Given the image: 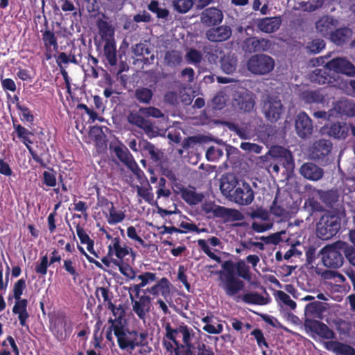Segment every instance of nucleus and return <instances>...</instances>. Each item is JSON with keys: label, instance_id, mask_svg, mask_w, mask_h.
Listing matches in <instances>:
<instances>
[{"label": "nucleus", "instance_id": "nucleus-33", "mask_svg": "<svg viewBox=\"0 0 355 355\" xmlns=\"http://www.w3.org/2000/svg\"><path fill=\"white\" fill-rule=\"evenodd\" d=\"M225 125L230 130L234 132L241 139H249L251 138L252 132L249 123H243L240 125L237 123L226 122Z\"/></svg>", "mask_w": 355, "mask_h": 355}, {"label": "nucleus", "instance_id": "nucleus-35", "mask_svg": "<svg viewBox=\"0 0 355 355\" xmlns=\"http://www.w3.org/2000/svg\"><path fill=\"white\" fill-rule=\"evenodd\" d=\"M222 70L227 74H232L237 67V59L234 54H227L220 59Z\"/></svg>", "mask_w": 355, "mask_h": 355}, {"label": "nucleus", "instance_id": "nucleus-3", "mask_svg": "<svg viewBox=\"0 0 355 355\" xmlns=\"http://www.w3.org/2000/svg\"><path fill=\"white\" fill-rule=\"evenodd\" d=\"M340 228V219L336 215L325 214L317 224L316 233L322 240H328L335 236Z\"/></svg>", "mask_w": 355, "mask_h": 355}, {"label": "nucleus", "instance_id": "nucleus-2", "mask_svg": "<svg viewBox=\"0 0 355 355\" xmlns=\"http://www.w3.org/2000/svg\"><path fill=\"white\" fill-rule=\"evenodd\" d=\"M260 105L261 112L266 119L270 123L279 120L284 113V106L279 96L275 94H265L262 95Z\"/></svg>", "mask_w": 355, "mask_h": 355}, {"label": "nucleus", "instance_id": "nucleus-59", "mask_svg": "<svg viewBox=\"0 0 355 355\" xmlns=\"http://www.w3.org/2000/svg\"><path fill=\"white\" fill-rule=\"evenodd\" d=\"M272 222H266L264 223L259 222H253L251 225V228L256 232L261 233L272 228Z\"/></svg>", "mask_w": 355, "mask_h": 355}, {"label": "nucleus", "instance_id": "nucleus-32", "mask_svg": "<svg viewBox=\"0 0 355 355\" xmlns=\"http://www.w3.org/2000/svg\"><path fill=\"white\" fill-rule=\"evenodd\" d=\"M129 254V248L125 245H121L119 238H114L108 246V256L115 255L118 259H122Z\"/></svg>", "mask_w": 355, "mask_h": 355}, {"label": "nucleus", "instance_id": "nucleus-6", "mask_svg": "<svg viewBox=\"0 0 355 355\" xmlns=\"http://www.w3.org/2000/svg\"><path fill=\"white\" fill-rule=\"evenodd\" d=\"M233 103L240 111L250 113L254 108L255 96L245 89L234 91Z\"/></svg>", "mask_w": 355, "mask_h": 355}, {"label": "nucleus", "instance_id": "nucleus-27", "mask_svg": "<svg viewBox=\"0 0 355 355\" xmlns=\"http://www.w3.org/2000/svg\"><path fill=\"white\" fill-rule=\"evenodd\" d=\"M181 198L189 205H196L201 202L204 198L202 193L196 191L192 187H182L180 189Z\"/></svg>", "mask_w": 355, "mask_h": 355}, {"label": "nucleus", "instance_id": "nucleus-15", "mask_svg": "<svg viewBox=\"0 0 355 355\" xmlns=\"http://www.w3.org/2000/svg\"><path fill=\"white\" fill-rule=\"evenodd\" d=\"M295 128L297 135L300 138H306L313 132L312 121L305 112H300L296 116Z\"/></svg>", "mask_w": 355, "mask_h": 355}, {"label": "nucleus", "instance_id": "nucleus-46", "mask_svg": "<svg viewBox=\"0 0 355 355\" xmlns=\"http://www.w3.org/2000/svg\"><path fill=\"white\" fill-rule=\"evenodd\" d=\"M223 149L218 146H211L206 152V157L209 161L215 162L223 156Z\"/></svg>", "mask_w": 355, "mask_h": 355}, {"label": "nucleus", "instance_id": "nucleus-18", "mask_svg": "<svg viewBox=\"0 0 355 355\" xmlns=\"http://www.w3.org/2000/svg\"><path fill=\"white\" fill-rule=\"evenodd\" d=\"M131 304L132 310L141 320H145L146 313L150 309V297L146 294L139 297V300H135L133 295H131Z\"/></svg>", "mask_w": 355, "mask_h": 355}, {"label": "nucleus", "instance_id": "nucleus-39", "mask_svg": "<svg viewBox=\"0 0 355 355\" xmlns=\"http://www.w3.org/2000/svg\"><path fill=\"white\" fill-rule=\"evenodd\" d=\"M337 109L341 114L349 116H355V103L349 99H342L337 103Z\"/></svg>", "mask_w": 355, "mask_h": 355}, {"label": "nucleus", "instance_id": "nucleus-28", "mask_svg": "<svg viewBox=\"0 0 355 355\" xmlns=\"http://www.w3.org/2000/svg\"><path fill=\"white\" fill-rule=\"evenodd\" d=\"M322 344L327 350L336 355H355V349L346 344L338 341H324Z\"/></svg>", "mask_w": 355, "mask_h": 355}, {"label": "nucleus", "instance_id": "nucleus-14", "mask_svg": "<svg viewBox=\"0 0 355 355\" xmlns=\"http://www.w3.org/2000/svg\"><path fill=\"white\" fill-rule=\"evenodd\" d=\"M326 67L337 73H341L349 76L355 74V67L344 58H336L326 64Z\"/></svg>", "mask_w": 355, "mask_h": 355}, {"label": "nucleus", "instance_id": "nucleus-7", "mask_svg": "<svg viewBox=\"0 0 355 355\" xmlns=\"http://www.w3.org/2000/svg\"><path fill=\"white\" fill-rule=\"evenodd\" d=\"M143 115L139 110L137 112L131 111L127 115V121L130 125L142 130L148 137H155L157 133L152 121L146 119Z\"/></svg>", "mask_w": 355, "mask_h": 355}, {"label": "nucleus", "instance_id": "nucleus-53", "mask_svg": "<svg viewBox=\"0 0 355 355\" xmlns=\"http://www.w3.org/2000/svg\"><path fill=\"white\" fill-rule=\"evenodd\" d=\"M139 112L146 116L154 118H161L164 116V114L161 110L155 107H141L139 108Z\"/></svg>", "mask_w": 355, "mask_h": 355}, {"label": "nucleus", "instance_id": "nucleus-48", "mask_svg": "<svg viewBox=\"0 0 355 355\" xmlns=\"http://www.w3.org/2000/svg\"><path fill=\"white\" fill-rule=\"evenodd\" d=\"M137 279L141 281L139 285H141V288H143L150 283L155 282L157 277L155 273L146 272L138 275Z\"/></svg>", "mask_w": 355, "mask_h": 355}, {"label": "nucleus", "instance_id": "nucleus-8", "mask_svg": "<svg viewBox=\"0 0 355 355\" xmlns=\"http://www.w3.org/2000/svg\"><path fill=\"white\" fill-rule=\"evenodd\" d=\"M254 198V191L250 185L247 182L241 181L229 199L239 205L243 206L250 205Z\"/></svg>", "mask_w": 355, "mask_h": 355}, {"label": "nucleus", "instance_id": "nucleus-52", "mask_svg": "<svg viewBox=\"0 0 355 355\" xmlns=\"http://www.w3.org/2000/svg\"><path fill=\"white\" fill-rule=\"evenodd\" d=\"M175 8L180 12H186L193 6L192 0H173Z\"/></svg>", "mask_w": 355, "mask_h": 355}, {"label": "nucleus", "instance_id": "nucleus-11", "mask_svg": "<svg viewBox=\"0 0 355 355\" xmlns=\"http://www.w3.org/2000/svg\"><path fill=\"white\" fill-rule=\"evenodd\" d=\"M332 148L331 142L327 139H320L315 141L309 149L311 159L324 162L329 155Z\"/></svg>", "mask_w": 355, "mask_h": 355}, {"label": "nucleus", "instance_id": "nucleus-5", "mask_svg": "<svg viewBox=\"0 0 355 355\" xmlns=\"http://www.w3.org/2000/svg\"><path fill=\"white\" fill-rule=\"evenodd\" d=\"M274 59L266 54L252 55L248 60V70L257 75H265L271 72L275 67Z\"/></svg>", "mask_w": 355, "mask_h": 355}, {"label": "nucleus", "instance_id": "nucleus-41", "mask_svg": "<svg viewBox=\"0 0 355 355\" xmlns=\"http://www.w3.org/2000/svg\"><path fill=\"white\" fill-rule=\"evenodd\" d=\"M109 209V216L107 217V223L110 225L121 223L125 218V214L122 211H117L114 207L112 202H107Z\"/></svg>", "mask_w": 355, "mask_h": 355}, {"label": "nucleus", "instance_id": "nucleus-4", "mask_svg": "<svg viewBox=\"0 0 355 355\" xmlns=\"http://www.w3.org/2000/svg\"><path fill=\"white\" fill-rule=\"evenodd\" d=\"M346 243L337 242L331 245H327L320 250L323 264L327 268H338L343 266V257L340 251Z\"/></svg>", "mask_w": 355, "mask_h": 355}, {"label": "nucleus", "instance_id": "nucleus-21", "mask_svg": "<svg viewBox=\"0 0 355 355\" xmlns=\"http://www.w3.org/2000/svg\"><path fill=\"white\" fill-rule=\"evenodd\" d=\"M223 12L216 7L206 8L200 14L201 22L207 26L218 24L223 21Z\"/></svg>", "mask_w": 355, "mask_h": 355}, {"label": "nucleus", "instance_id": "nucleus-50", "mask_svg": "<svg viewBox=\"0 0 355 355\" xmlns=\"http://www.w3.org/2000/svg\"><path fill=\"white\" fill-rule=\"evenodd\" d=\"M198 245L201 248V250L211 259L216 261L218 263L221 262V259L218 256L214 254L208 245V243L207 241L204 239H199L198 240Z\"/></svg>", "mask_w": 355, "mask_h": 355}, {"label": "nucleus", "instance_id": "nucleus-44", "mask_svg": "<svg viewBox=\"0 0 355 355\" xmlns=\"http://www.w3.org/2000/svg\"><path fill=\"white\" fill-rule=\"evenodd\" d=\"M303 100L308 103H320L323 101V96L318 91H307L302 94Z\"/></svg>", "mask_w": 355, "mask_h": 355}, {"label": "nucleus", "instance_id": "nucleus-61", "mask_svg": "<svg viewBox=\"0 0 355 355\" xmlns=\"http://www.w3.org/2000/svg\"><path fill=\"white\" fill-rule=\"evenodd\" d=\"M71 62L76 64H78V61L74 55H67L65 53H60L57 59L58 64L61 67V64H67L68 63Z\"/></svg>", "mask_w": 355, "mask_h": 355}, {"label": "nucleus", "instance_id": "nucleus-49", "mask_svg": "<svg viewBox=\"0 0 355 355\" xmlns=\"http://www.w3.org/2000/svg\"><path fill=\"white\" fill-rule=\"evenodd\" d=\"M113 263L119 266V271L125 277L133 279L136 277V273L128 264H123L118 260L114 259Z\"/></svg>", "mask_w": 355, "mask_h": 355}, {"label": "nucleus", "instance_id": "nucleus-42", "mask_svg": "<svg viewBox=\"0 0 355 355\" xmlns=\"http://www.w3.org/2000/svg\"><path fill=\"white\" fill-rule=\"evenodd\" d=\"M275 297L281 306H284L291 310H295L296 303L291 298L286 292L277 291L275 293Z\"/></svg>", "mask_w": 355, "mask_h": 355}, {"label": "nucleus", "instance_id": "nucleus-58", "mask_svg": "<svg viewBox=\"0 0 355 355\" xmlns=\"http://www.w3.org/2000/svg\"><path fill=\"white\" fill-rule=\"evenodd\" d=\"M186 58L189 63L197 64L202 60V54L196 49H190L186 54Z\"/></svg>", "mask_w": 355, "mask_h": 355}, {"label": "nucleus", "instance_id": "nucleus-60", "mask_svg": "<svg viewBox=\"0 0 355 355\" xmlns=\"http://www.w3.org/2000/svg\"><path fill=\"white\" fill-rule=\"evenodd\" d=\"M178 331L182 336V340L185 346L189 347L190 343H191V330L185 325H180L178 327Z\"/></svg>", "mask_w": 355, "mask_h": 355}, {"label": "nucleus", "instance_id": "nucleus-51", "mask_svg": "<svg viewBox=\"0 0 355 355\" xmlns=\"http://www.w3.org/2000/svg\"><path fill=\"white\" fill-rule=\"evenodd\" d=\"M285 233V231H280L267 236H262L259 238V239L265 242L266 244L277 245L282 241L281 236Z\"/></svg>", "mask_w": 355, "mask_h": 355}, {"label": "nucleus", "instance_id": "nucleus-57", "mask_svg": "<svg viewBox=\"0 0 355 355\" xmlns=\"http://www.w3.org/2000/svg\"><path fill=\"white\" fill-rule=\"evenodd\" d=\"M43 182L48 187H55L56 185L55 172L52 169L49 171H44Z\"/></svg>", "mask_w": 355, "mask_h": 355}, {"label": "nucleus", "instance_id": "nucleus-1", "mask_svg": "<svg viewBox=\"0 0 355 355\" xmlns=\"http://www.w3.org/2000/svg\"><path fill=\"white\" fill-rule=\"evenodd\" d=\"M211 273L219 276L220 286L223 289L227 296L232 297L236 302L242 300L246 304L259 306L269 303L268 297L261 295L257 292H250L241 295V292L244 290L245 282L235 277L232 272L218 270L211 272Z\"/></svg>", "mask_w": 355, "mask_h": 355}, {"label": "nucleus", "instance_id": "nucleus-31", "mask_svg": "<svg viewBox=\"0 0 355 355\" xmlns=\"http://www.w3.org/2000/svg\"><path fill=\"white\" fill-rule=\"evenodd\" d=\"M352 36V31L347 27L334 30L330 34L329 40L337 45H341L348 42Z\"/></svg>", "mask_w": 355, "mask_h": 355}, {"label": "nucleus", "instance_id": "nucleus-63", "mask_svg": "<svg viewBox=\"0 0 355 355\" xmlns=\"http://www.w3.org/2000/svg\"><path fill=\"white\" fill-rule=\"evenodd\" d=\"M26 287L25 280L23 279H19L14 285L13 293L15 300H19L23 293V291Z\"/></svg>", "mask_w": 355, "mask_h": 355}, {"label": "nucleus", "instance_id": "nucleus-22", "mask_svg": "<svg viewBox=\"0 0 355 355\" xmlns=\"http://www.w3.org/2000/svg\"><path fill=\"white\" fill-rule=\"evenodd\" d=\"M171 283L167 278L163 277L159 280L156 281V284L153 286L143 290L144 294H150L153 295H158L161 294L164 298L167 301L168 297H170L171 293Z\"/></svg>", "mask_w": 355, "mask_h": 355}, {"label": "nucleus", "instance_id": "nucleus-23", "mask_svg": "<svg viewBox=\"0 0 355 355\" xmlns=\"http://www.w3.org/2000/svg\"><path fill=\"white\" fill-rule=\"evenodd\" d=\"M326 309L327 304L325 303L319 301L310 302L304 308L305 319L322 320Z\"/></svg>", "mask_w": 355, "mask_h": 355}, {"label": "nucleus", "instance_id": "nucleus-25", "mask_svg": "<svg viewBox=\"0 0 355 355\" xmlns=\"http://www.w3.org/2000/svg\"><path fill=\"white\" fill-rule=\"evenodd\" d=\"M349 134L355 135V126L347 123H337L333 124L329 130V135L338 139H345Z\"/></svg>", "mask_w": 355, "mask_h": 355}, {"label": "nucleus", "instance_id": "nucleus-10", "mask_svg": "<svg viewBox=\"0 0 355 355\" xmlns=\"http://www.w3.org/2000/svg\"><path fill=\"white\" fill-rule=\"evenodd\" d=\"M114 152L121 162H123L138 178H141L143 175V171L139 168L126 146L124 145L115 146Z\"/></svg>", "mask_w": 355, "mask_h": 355}, {"label": "nucleus", "instance_id": "nucleus-16", "mask_svg": "<svg viewBox=\"0 0 355 355\" xmlns=\"http://www.w3.org/2000/svg\"><path fill=\"white\" fill-rule=\"evenodd\" d=\"M304 327L317 334L320 337L330 340L335 338L334 332L327 325L316 320L305 319Z\"/></svg>", "mask_w": 355, "mask_h": 355}, {"label": "nucleus", "instance_id": "nucleus-9", "mask_svg": "<svg viewBox=\"0 0 355 355\" xmlns=\"http://www.w3.org/2000/svg\"><path fill=\"white\" fill-rule=\"evenodd\" d=\"M112 328L117 338L119 346L121 349H127L130 352L135 349L136 347L135 344L136 331H125L121 326L116 324L112 325Z\"/></svg>", "mask_w": 355, "mask_h": 355}, {"label": "nucleus", "instance_id": "nucleus-56", "mask_svg": "<svg viewBox=\"0 0 355 355\" xmlns=\"http://www.w3.org/2000/svg\"><path fill=\"white\" fill-rule=\"evenodd\" d=\"M23 143L25 144L26 147L27 148L28 152L31 155L33 159L40 164H41L42 166L45 167L46 164L44 162L43 159L39 156L30 146L31 144H33V141L29 139V137H26L24 139L22 140Z\"/></svg>", "mask_w": 355, "mask_h": 355}, {"label": "nucleus", "instance_id": "nucleus-62", "mask_svg": "<svg viewBox=\"0 0 355 355\" xmlns=\"http://www.w3.org/2000/svg\"><path fill=\"white\" fill-rule=\"evenodd\" d=\"M132 52L136 56L149 55L150 50L146 44L139 43L132 47Z\"/></svg>", "mask_w": 355, "mask_h": 355}, {"label": "nucleus", "instance_id": "nucleus-20", "mask_svg": "<svg viewBox=\"0 0 355 355\" xmlns=\"http://www.w3.org/2000/svg\"><path fill=\"white\" fill-rule=\"evenodd\" d=\"M272 46V42L264 38L250 37L244 42V49L250 53L267 51Z\"/></svg>", "mask_w": 355, "mask_h": 355}, {"label": "nucleus", "instance_id": "nucleus-45", "mask_svg": "<svg viewBox=\"0 0 355 355\" xmlns=\"http://www.w3.org/2000/svg\"><path fill=\"white\" fill-rule=\"evenodd\" d=\"M42 40L46 47L53 46V49L58 48L57 38L54 33L50 30H45L42 35Z\"/></svg>", "mask_w": 355, "mask_h": 355}, {"label": "nucleus", "instance_id": "nucleus-34", "mask_svg": "<svg viewBox=\"0 0 355 355\" xmlns=\"http://www.w3.org/2000/svg\"><path fill=\"white\" fill-rule=\"evenodd\" d=\"M97 27L99 34L105 42L114 41V30L112 25L106 21L99 19L97 21Z\"/></svg>", "mask_w": 355, "mask_h": 355}, {"label": "nucleus", "instance_id": "nucleus-12", "mask_svg": "<svg viewBox=\"0 0 355 355\" xmlns=\"http://www.w3.org/2000/svg\"><path fill=\"white\" fill-rule=\"evenodd\" d=\"M268 155L277 159L287 171H293L294 159L290 150L282 146H273L268 152Z\"/></svg>", "mask_w": 355, "mask_h": 355}, {"label": "nucleus", "instance_id": "nucleus-36", "mask_svg": "<svg viewBox=\"0 0 355 355\" xmlns=\"http://www.w3.org/2000/svg\"><path fill=\"white\" fill-rule=\"evenodd\" d=\"M317 194L319 199L329 207H333L338 200V194L334 190H318Z\"/></svg>", "mask_w": 355, "mask_h": 355}, {"label": "nucleus", "instance_id": "nucleus-55", "mask_svg": "<svg viewBox=\"0 0 355 355\" xmlns=\"http://www.w3.org/2000/svg\"><path fill=\"white\" fill-rule=\"evenodd\" d=\"M240 148L248 153H254L256 154L261 153L263 149V146L250 142H242Z\"/></svg>", "mask_w": 355, "mask_h": 355}, {"label": "nucleus", "instance_id": "nucleus-24", "mask_svg": "<svg viewBox=\"0 0 355 355\" xmlns=\"http://www.w3.org/2000/svg\"><path fill=\"white\" fill-rule=\"evenodd\" d=\"M240 182L232 173L223 175L220 179V189L222 194L230 198Z\"/></svg>", "mask_w": 355, "mask_h": 355}, {"label": "nucleus", "instance_id": "nucleus-40", "mask_svg": "<svg viewBox=\"0 0 355 355\" xmlns=\"http://www.w3.org/2000/svg\"><path fill=\"white\" fill-rule=\"evenodd\" d=\"M164 63L171 67H175L182 61V53L178 51H168L164 55Z\"/></svg>", "mask_w": 355, "mask_h": 355}, {"label": "nucleus", "instance_id": "nucleus-19", "mask_svg": "<svg viewBox=\"0 0 355 355\" xmlns=\"http://www.w3.org/2000/svg\"><path fill=\"white\" fill-rule=\"evenodd\" d=\"M232 35V29L228 26L211 28L205 33L206 38L212 42H221L227 40Z\"/></svg>", "mask_w": 355, "mask_h": 355}, {"label": "nucleus", "instance_id": "nucleus-47", "mask_svg": "<svg viewBox=\"0 0 355 355\" xmlns=\"http://www.w3.org/2000/svg\"><path fill=\"white\" fill-rule=\"evenodd\" d=\"M310 79L313 82L318 83L319 84H324L327 82V76L324 69H315L310 74Z\"/></svg>", "mask_w": 355, "mask_h": 355}, {"label": "nucleus", "instance_id": "nucleus-17", "mask_svg": "<svg viewBox=\"0 0 355 355\" xmlns=\"http://www.w3.org/2000/svg\"><path fill=\"white\" fill-rule=\"evenodd\" d=\"M299 172L304 178L310 181H318L324 176L323 168L312 162L303 164L300 166Z\"/></svg>", "mask_w": 355, "mask_h": 355}, {"label": "nucleus", "instance_id": "nucleus-38", "mask_svg": "<svg viewBox=\"0 0 355 355\" xmlns=\"http://www.w3.org/2000/svg\"><path fill=\"white\" fill-rule=\"evenodd\" d=\"M103 51L109 64L114 66L117 62L115 41L105 42Z\"/></svg>", "mask_w": 355, "mask_h": 355}, {"label": "nucleus", "instance_id": "nucleus-37", "mask_svg": "<svg viewBox=\"0 0 355 355\" xmlns=\"http://www.w3.org/2000/svg\"><path fill=\"white\" fill-rule=\"evenodd\" d=\"M153 96V92L151 89L144 87H140L135 91V98L142 104H150Z\"/></svg>", "mask_w": 355, "mask_h": 355}, {"label": "nucleus", "instance_id": "nucleus-43", "mask_svg": "<svg viewBox=\"0 0 355 355\" xmlns=\"http://www.w3.org/2000/svg\"><path fill=\"white\" fill-rule=\"evenodd\" d=\"M95 294L98 301H101V298H102L103 302H107L108 304V309L112 310L113 313L116 315L114 311L115 307L111 302V297L109 290L104 287H99L96 288Z\"/></svg>", "mask_w": 355, "mask_h": 355}, {"label": "nucleus", "instance_id": "nucleus-30", "mask_svg": "<svg viewBox=\"0 0 355 355\" xmlns=\"http://www.w3.org/2000/svg\"><path fill=\"white\" fill-rule=\"evenodd\" d=\"M138 146L139 148V150L142 153H148L153 161L157 162L161 159L163 153L147 139L144 138L140 139L138 143Z\"/></svg>", "mask_w": 355, "mask_h": 355}, {"label": "nucleus", "instance_id": "nucleus-13", "mask_svg": "<svg viewBox=\"0 0 355 355\" xmlns=\"http://www.w3.org/2000/svg\"><path fill=\"white\" fill-rule=\"evenodd\" d=\"M338 20L330 15H323L315 22L316 33L323 37H329L338 26Z\"/></svg>", "mask_w": 355, "mask_h": 355}, {"label": "nucleus", "instance_id": "nucleus-64", "mask_svg": "<svg viewBox=\"0 0 355 355\" xmlns=\"http://www.w3.org/2000/svg\"><path fill=\"white\" fill-rule=\"evenodd\" d=\"M344 250V254L347 260L350 264L355 266V248L349 246L347 244Z\"/></svg>", "mask_w": 355, "mask_h": 355}, {"label": "nucleus", "instance_id": "nucleus-29", "mask_svg": "<svg viewBox=\"0 0 355 355\" xmlns=\"http://www.w3.org/2000/svg\"><path fill=\"white\" fill-rule=\"evenodd\" d=\"M282 24L279 17H264L257 20L258 28L262 32L270 33L279 29Z\"/></svg>", "mask_w": 355, "mask_h": 355}, {"label": "nucleus", "instance_id": "nucleus-54", "mask_svg": "<svg viewBox=\"0 0 355 355\" xmlns=\"http://www.w3.org/2000/svg\"><path fill=\"white\" fill-rule=\"evenodd\" d=\"M236 268L238 275L244 279H250V269L249 266L245 264L244 261H239L236 263Z\"/></svg>", "mask_w": 355, "mask_h": 355}, {"label": "nucleus", "instance_id": "nucleus-26", "mask_svg": "<svg viewBox=\"0 0 355 355\" xmlns=\"http://www.w3.org/2000/svg\"><path fill=\"white\" fill-rule=\"evenodd\" d=\"M213 213L215 216L223 218L227 222L240 221L244 218L243 214L239 210L221 206H216Z\"/></svg>", "mask_w": 355, "mask_h": 355}]
</instances>
